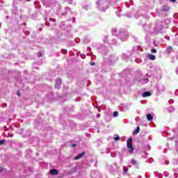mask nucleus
<instances>
[{"instance_id": "nucleus-20", "label": "nucleus", "mask_w": 178, "mask_h": 178, "mask_svg": "<svg viewBox=\"0 0 178 178\" xmlns=\"http://www.w3.org/2000/svg\"><path fill=\"white\" fill-rule=\"evenodd\" d=\"M77 145H75V144H72L71 145V147H76Z\"/></svg>"}, {"instance_id": "nucleus-11", "label": "nucleus", "mask_w": 178, "mask_h": 178, "mask_svg": "<svg viewBox=\"0 0 178 178\" xmlns=\"http://www.w3.org/2000/svg\"><path fill=\"white\" fill-rule=\"evenodd\" d=\"M131 163H133V165H138V161H136V160H134V159H132V160L131 161Z\"/></svg>"}, {"instance_id": "nucleus-5", "label": "nucleus", "mask_w": 178, "mask_h": 178, "mask_svg": "<svg viewBox=\"0 0 178 178\" xmlns=\"http://www.w3.org/2000/svg\"><path fill=\"white\" fill-rule=\"evenodd\" d=\"M150 96H151V92H145L142 95V97H143V98H146V97H150Z\"/></svg>"}, {"instance_id": "nucleus-21", "label": "nucleus", "mask_w": 178, "mask_h": 178, "mask_svg": "<svg viewBox=\"0 0 178 178\" xmlns=\"http://www.w3.org/2000/svg\"><path fill=\"white\" fill-rule=\"evenodd\" d=\"M170 2H176V0H170Z\"/></svg>"}, {"instance_id": "nucleus-10", "label": "nucleus", "mask_w": 178, "mask_h": 178, "mask_svg": "<svg viewBox=\"0 0 178 178\" xmlns=\"http://www.w3.org/2000/svg\"><path fill=\"white\" fill-rule=\"evenodd\" d=\"M168 111L170 113L172 112H175V108H173L172 106H170L168 108Z\"/></svg>"}, {"instance_id": "nucleus-7", "label": "nucleus", "mask_w": 178, "mask_h": 178, "mask_svg": "<svg viewBox=\"0 0 178 178\" xmlns=\"http://www.w3.org/2000/svg\"><path fill=\"white\" fill-rule=\"evenodd\" d=\"M140 133V127H138L133 132L134 136Z\"/></svg>"}, {"instance_id": "nucleus-8", "label": "nucleus", "mask_w": 178, "mask_h": 178, "mask_svg": "<svg viewBox=\"0 0 178 178\" xmlns=\"http://www.w3.org/2000/svg\"><path fill=\"white\" fill-rule=\"evenodd\" d=\"M147 120L151 122V120H152L154 119V118H152V115H151V114H147Z\"/></svg>"}, {"instance_id": "nucleus-17", "label": "nucleus", "mask_w": 178, "mask_h": 178, "mask_svg": "<svg viewBox=\"0 0 178 178\" xmlns=\"http://www.w3.org/2000/svg\"><path fill=\"white\" fill-rule=\"evenodd\" d=\"M3 144H5V140H0V145H3Z\"/></svg>"}, {"instance_id": "nucleus-16", "label": "nucleus", "mask_w": 178, "mask_h": 178, "mask_svg": "<svg viewBox=\"0 0 178 178\" xmlns=\"http://www.w3.org/2000/svg\"><path fill=\"white\" fill-rule=\"evenodd\" d=\"M114 140L115 141H119V140H120V137H119V136L114 137Z\"/></svg>"}, {"instance_id": "nucleus-9", "label": "nucleus", "mask_w": 178, "mask_h": 178, "mask_svg": "<svg viewBox=\"0 0 178 178\" xmlns=\"http://www.w3.org/2000/svg\"><path fill=\"white\" fill-rule=\"evenodd\" d=\"M148 58H149V59H150V60H155L154 55L150 54V55H149Z\"/></svg>"}, {"instance_id": "nucleus-18", "label": "nucleus", "mask_w": 178, "mask_h": 178, "mask_svg": "<svg viewBox=\"0 0 178 178\" xmlns=\"http://www.w3.org/2000/svg\"><path fill=\"white\" fill-rule=\"evenodd\" d=\"M151 52H152L153 54H156V49H153L151 50Z\"/></svg>"}, {"instance_id": "nucleus-6", "label": "nucleus", "mask_w": 178, "mask_h": 178, "mask_svg": "<svg viewBox=\"0 0 178 178\" xmlns=\"http://www.w3.org/2000/svg\"><path fill=\"white\" fill-rule=\"evenodd\" d=\"M148 81H149V80L147 78L140 80V83H142V84H147Z\"/></svg>"}, {"instance_id": "nucleus-13", "label": "nucleus", "mask_w": 178, "mask_h": 178, "mask_svg": "<svg viewBox=\"0 0 178 178\" xmlns=\"http://www.w3.org/2000/svg\"><path fill=\"white\" fill-rule=\"evenodd\" d=\"M113 118H118L119 116V112L115 111L113 114Z\"/></svg>"}, {"instance_id": "nucleus-14", "label": "nucleus", "mask_w": 178, "mask_h": 178, "mask_svg": "<svg viewBox=\"0 0 178 178\" xmlns=\"http://www.w3.org/2000/svg\"><path fill=\"white\" fill-rule=\"evenodd\" d=\"M96 3H97V5H102V2L101 1V0H97L96 1Z\"/></svg>"}, {"instance_id": "nucleus-27", "label": "nucleus", "mask_w": 178, "mask_h": 178, "mask_svg": "<svg viewBox=\"0 0 178 178\" xmlns=\"http://www.w3.org/2000/svg\"><path fill=\"white\" fill-rule=\"evenodd\" d=\"M97 118H99V115H97Z\"/></svg>"}, {"instance_id": "nucleus-1", "label": "nucleus", "mask_w": 178, "mask_h": 178, "mask_svg": "<svg viewBox=\"0 0 178 178\" xmlns=\"http://www.w3.org/2000/svg\"><path fill=\"white\" fill-rule=\"evenodd\" d=\"M127 145L129 152H133V151H134V149L133 148V140L131 138L128 139Z\"/></svg>"}, {"instance_id": "nucleus-22", "label": "nucleus", "mask_w": 178, "mask_h": 178, "mask_svg": "<svg viewBox=\"0 0 178 178\" xmlns=\"http://www.w3.org/2000/svg\"><path fill=\"white\" fill-rule=\"evenodd\" d=\"M176 73L178 74V67H177Z\"/></svg>"}, {"instance_id": "nucleus-25", "label": "nucleus", "mask_w": 178, "mask_h": 178, "mask_svg": "<svg viewBox=\"0 0 178 178\" xmlns=\"http://www.w3.org/2000/svg\"><path fill=\"white\" fill-rule=\"evenodd\" d=\"M17 95H20V93H17Z\"/></svg>"}, {"instance_id": "nucleus-24", "label": "nucleus", "mask_w": 178, "mask_h": 178, "mask_svg": "<svg viewBox=\"0 0 178 178\" xmlns=\"http://www.w3.org/2000/svg\"><path fill=\"white\" fill-rule=\"evenodd\" d=\"M17 95H20V93H17Z\"/></svg>"}, {"instance_id": "nucleus-26", "label": "nucleus", "mask_w": 178, "mask_h": 178, "mask_svg": "<svg viewBox=\"0 0 178 178\" xmlns=\"http://www.w3.org/2000/svg\"><path fill=\"white\" fill-rule=\"evenodd\" d=\"M40 56H41V54L39 55V58H40Z\"/></svg>"}, {"instance_id": "nucleus-28", "label": "nucleus", "mask_w": 178, "mask_h": 178, "mask_svg": "<svg viewBox=\"0 0 178 178\" xmlns=\"http://www.w3.org/2000/svg\"><path fill=\"white\" fill-rule=\"evenodd\" d=\"M117 15H118V12H116Z\"/></svg>"}, {"instance_id": "nucleus-4", "label": "nucleus", "mask_w": 178, "mask_h": 178, "mask_svg": "<svg viewBox=\"0 0 178 178\" xmlns=\"http://www.w3.org/2000/svg\"><path fill=\"white\" fill-rule=\"evenodd\" d=\"M50 175H52L53 176H56V175H58V170H50Z\"/></svg>"}, {"instance_id": "nucleus-2", "label": "nucleus", "mask_w": 178, "mask_h": 178, "mask_svg": "<svg viewBox=\"0 0 178 178\" xmlns=\"http://www.w3.org/2000/svg\"><path fill=\"white\" fill-rule=\"evenodd\" d=\"M60 84H62V79H57L56 80V88H59V86H60Z\"/></svg>"}, {"instance_id": "nucleus-3", "label": "nucleus", "mask_w": 178, "mask_h": 178, "mask_svg": "<svg viewBox=\"0 0 178 178\" xmlns=\"http://www.w3.org/2000/svg\"><path fill=\"white\" fill-rule=\"evenodd\" d=\"M84 154H85L84 152H82L78 154L77 156L74 158L75 161H77V159H81V158H83V156H84Z\"/></svg>"}, {"instance_id": "nucleus-12", "label": "nucleus", "mask_w": 178, "mask_h": 178, "mask_svg": "<svg viewBox=\"0 0 178 178\" xmlns=\"http://www.w3.org/2000/svg\"><path fill=\"white\" fill-rule=\"evenodd\" d=\"M172 47H168V48H167V53L168 54H170L171 52H172Z\"/></svg>"}, {"instance_id": "nucleus-19", "label": "nucleus", "mask_w": 178, "mask_h": 178, "mask_svg": "<svg viewBox=\"0 0 178 178\" xmlns=\"http://www.w3.org/2000/svg\"><path fill=\"white\" fill-rule=\"evenodd\" d=\"M50 20H51V22H56V19H50Z\"/></svg>"}, {"instance_id": "nucleus-23", "label": "nucleus", "mask_w": 178, "mask_h": 178, "mask_svg": "<svg viewBox=\"0 0 178 178\" xmlns=\"http://www.w3.org/2000/svg\"><path fill=\"white\" fill-rule=\"evenodd\" d=\"M91 65H92V66H94V65H95V64L94 63H92Z\"/></svg>"}, {"instance_id": "nucleus-15", "label": "nucleus", "mask_w": 178, "mask_h": 178, "mask_svg": "<svg viewBox=\"0 0 178 178\" xmlns=\"http://www.w3.org/2000/svg\"><path fill=\"white\" fill-rule=\"evenodd\" d=\"M127 170H128L127 168L123 167V172H124V173H127Z\"/></svg>"}]
</instances>
